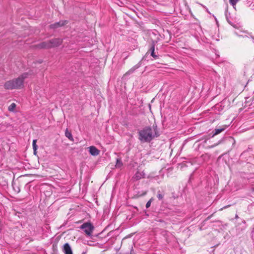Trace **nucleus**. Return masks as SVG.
Here are the masks:
<instances>
[{
	"mask_svg": "<svg viewBox=\"0 0 254 254\" xmlns=\"http://www.w3.org/2000/svg\"><path fill=\"white\" fill-rule=\"evenodd\" d=\"M138 134V139L142 142H149L155 137L159 136L157 126L155 125L152 127H144L139 131Z\"/></svg>",
	"mask_w": 254,
	"mask_h": 254,
	"instance_id": "nucleus-1",
	"label": "nucleus"
},
{
	"mask_svg": "<svg viewBox=\"0 0 254 254\" xmlns=\"http://www.w3.org/2000/svg\"><path fill=\"white\" fill-rule=\"evenodd\" d=\"M28 73H24L18 78L6 82L4 87L6 89H20L23 86V81L28 77Z\"/></svg>",
	"mask_w": 254,
	"mask_h": 254,
	"instance_id": "nucleus-2",
	"label": "nucleus"
},
{
	"mask_svg": "<svg viewBox=\"0 0 254 254\" xmlns=\"http://www.w3.org/2000/svg\"><path fill=\"white\" fill-rule=\"evenodd\" d=\"M63 42L62 39L57 38L52 39L49 41L44 42L39 45V47L41 48H51L55 47L60 46Z\"/></svg>",
	"mask_w": 254,
	"mask_h": 254,
	"instance_id": "nucleus-3",
	"label": "nucleus"
},
{
	"mask_svg": "<svg viewBox=\"0 0 254 254\" xmlns=\"http://www.w3.org/2000/svg\"><path fill=\"white\" fill-rule=\"evenodd\" d=\"M80 228L83 230L86 235L91 236L94 229V227L90 222H86L81 225Z\"/></svg>",
	"mask_w": 254,
	"mask_h": 254,
	"instance_id": "nucleus-4",
	"label": "nucleus"
},
{
	"mask_svg": "<svg viewBox=\"0 0 254 254\" xmlns=\"http://www.w3.org/2000/svg\"><path fill=\"white\" fill-rule=\"evenodd\" d=\"M140 65L141 64L140 63L134 65L124 74V76L125 77L126 76L130 75V74H132L136 69L138 68L140 66Z\"/></svg>",
	"mask_w": 254,
	"mask_h": 254,
	"instance_id": "nucleus-5",
	"label": "nucleus"
},
{
	"mask_svg": "<svg viewBox=\"0 0 254 254\" xmlns=\"http://www.w3.org/2000/svg\"><path fill=\"white\" fill-rule=\"evenodd\" d=\"M63 252L65 254H72L71 248L68 243H66L64 245Z\"/></svg>",
	"mask_w": 254,
	"mask_h": 254,
	"instance_id": "nucleus-6",
	"label": "nucleus"
},
{
	"mask_svg": "<svg viewBox=\"0 0 254 254\" xmlns=\"http://www.w3.org/2000/svg\"><path fill=\"white\" fill-rule=\"evenodd\" d=\"M66 23V21H61L58 22H56L54 24L50 25V27L52 29H56L65 25Z\"/></svg>",
	"mask_w": 254,
	"mask_h": 254,
	"instance_id": "nucleus-7",
	"label": "nucleus"
},
{
	"mask_svg": "<svg viewBox=\"0 0 254 254\" xmlns=\"http://www.w3.org/2000/svg\"><path fill=\"white\" fill-rule=\"evenodd\" d=\"M89 149L90 153L93 156H97L100 153V151L94 146L89 147Z\"/></svg>",
	"mask_w": 254,
	"mask_h": 254,
	"instance_id": "nucleus-8",
	"label": "nucleus"
},
{
	"mask_svg": "<svg viewBox=\"0 0 254 254\" xmlns=\"http://www.w3.org/2000/svg\"><path fill=\"white\" fill-rule=\"evenodd\" d=\"M226 128V126H223V127H219V128H216L214 130V133L212 135V137H214L215 135H216L223 131H224Z\"/></svg>",
	"mask_w": 254,
	"mask_h": 254,
	"instance_id": "nucleus-9",
	"label": "nucleus"
},
{
	"mask_svg": "<svg viewBox=\"0 0 254 254\" xmlns=\"http://www.w3.org/2000/svg\"><path fill=\"white\" fill-rule=\"evenodd\" d=\"M155 51V45L154 43H152L151 45V46L149 50V51L150 52L151 56L154 59H158V56L156 55L154 53Z\"/></svg>",
	"mask_w": 254,
	"mask_h": 254,
	"instance_id": "nucleus-10",
	"label": "nucleus"
},
{
	"mask_svg": "<svg viewBox=\"0 0 254 254\" xmlns=\"http://www.w3.org/2000/svg\"><path fill=\"white\" fill-rule=\"evenodd\" d=\"M144 173L143 172H137L134 175V178L136 180H138L142 178H144Z\"/></svg>",
	"mask_w": 254,
	"mask_h": 254,
	"instance_id": "nucleus-11",
	"label": "nucleus"
},
{
	"mask_svg": "<svg viewBox=\"0 0 254 254\" xmlns=\"http://www.w3.org/2000/svg\"><path fill=\"white\" fill-rule=\"evenodd\" d=\"M65 135L66 137H67L69 140L73 141V138L70 132H69L67 129H66L65 131Z\"/></svg>",
	"mask_w": 254,
	"mask_h": 254,
	"instance_id": "nucleus-12",
	"label": "nucleus"
},
{
	"mask_svg": "<svg viewBox=\"0 0 254 254\" xmlns=\"http://www.w3.org/2000/svg\"><path fill=\"white\" fill-rule=\"evenodd\" d=\"M123 165V162L121 159H117L116 164V167L121 168Z\"/></svg>",
	"mask_w": 254,
	"mask_h": 254,
	"instance_id": "nucleus-13",
	"label": "nucleus"
},
{
	"mask_svg": "<svg viewBox=\"0 0 254 254\" xmlns=\"http://www.w3.org/2000/svg\"><path fill=\"white\" fill-rule=\"evenodd\" d=\"M16 104L14 103H12L10 105L8 108V110L10 112H14L16 108Z\"/></svg>",
	"mask_w": 254,
	"mask_h": 254,
	"instance_id": "nucleus-14",
	"label": "nucleus"
},
{
	"mask_svg": "<svg viewBox=\"0 0 254 254\" xmlns=\"http://www.w3.org/2000/svg\"><path fill=\"white\" fill-rule=\"evenodd\" d=\"M32 146H33V148L34 150V154H36V150L37 149V145H36V139H34L33 140Z\"/></svg>",
	"mask_w": 254,
	"mask_h": 254,
	"instance_id": "nucleus-15",
	"label": "nucleus"
},
{
	"mask_svg": "<svg viewBox=\"0 0 254 254\" xmlns=\"http://www.w3.org/2000/svg\"><path fill=\"white\" fill-rule=\"evenodd\" d=\"M239 0H229L230 3L234 8H235L236 5Z\"/></svg>",
	"mask_w": 254,
	"mask_h": 254,
	"instance_id": "nucleus-16",
	"label": "nucleus"
},
{
	"mask_svg": "<svg viewBox=\"0 0 254 254\" xmlns=\"http://www.w3.org/2000/svg\"><path fill=\"white\" fill-rule=\"evenodd\" d=\"M153 198H151L149 199V200L146 204V207L147 208H149L150 206L151 203L153 201Z\"/></svg>",
	"mask_w": 254,
	"mask_h": 254,
	"instance_id": "nucleus-17",
	"label": "nucleus"
},
{
	"mask_svg": "<svg viewBox=\"0 0 254 254\" xmlns=\"http://www.w3.org/2000/svg\"><path fill=\"white\" fill-rule=\"evenodd\" d=\"M219 144V142H218V143H215L211 145H208V146H206L205 148L207 149L212 148H213V147L217 146Z\"/></svg>",
	"mask_w": 254,
	"mask_h": 254,
	"instance_id": "nucleus-18",
	"label": "nucleus"
},
{
	"mask_svg": "<svg viewBox=\"0 0 254 254\" xmlns=\"http://www.w3.org/2000/svg\"><path fill=\"white\" fill-rule=\"evenodd\" d=\"M157 198H158L159 199L161 200V199H163V194H161V193H158V194H157Z\"/></svg>",
	"mask_w": 254,
	"mask_h": 254,
	"instance_id": "nucleus-19",
	"label": "nucleus"
},
{
	"mask_svg": "<svg viewBox=\"0 0 254 254\" xmlns=\"http://www.w3.org/2000/svg\"><path fill=\"white\" fill-rule=\"evenodd\" d=\"M227 20L228 22L230 24H231L232 26H234V25L231 23V22H230V21H229V20H228V18H227Z\"/></svg>",
	"mask_w": 254,
	"mask_h": 254,
	"instance_id": "nucleus-20",
	"label": "nucleus"
},
{
	"mask_svg": "<svg viewBox=\"0 0 254 254\" xmlns=\"http://www.w3.org/2000/svg\"><path fill=\"white\" fill-rule=\"evenodd\" d=\"M229 205L224 206L223 209L227 208ZM222 209V208L221 209Z\"/></svg>",
	"mask_w": 254,
	"mask_h": 254,
	"instance_id": "nucleus-21",
	"label": "nucleus"
},
{
	"mask_svg": "<svg viewBox=\"0 0 254 254\" xmlns=\"http://www.w3.org/2000/svg\"><path fill=\"white\" fill-rule=\"evenodd\" d=\"M238 36H242V35H240L238 34L237 32L235 33Z\"/></svg>",
	"mask_w": 254,
	"mask_h": 254,
	"instance_id": "nucleus-22",
	"label": "nucleus"
},
{
	"mask_svg": "<svg viewBox=\"0 0 254 254\" xmlns=\"http://www.w3.org/2000/svg\"><path fill=\"white\" fill-rule=\"evenodd\" d=\"M206 141H207V139H205V141H204V142L206 143Z\"/></svg>",
	"mask_w": 254,
	"mask_h": 254,
	"instance_id": "nucleus-23",
	"label": "nucleus"
}]
</instances>
